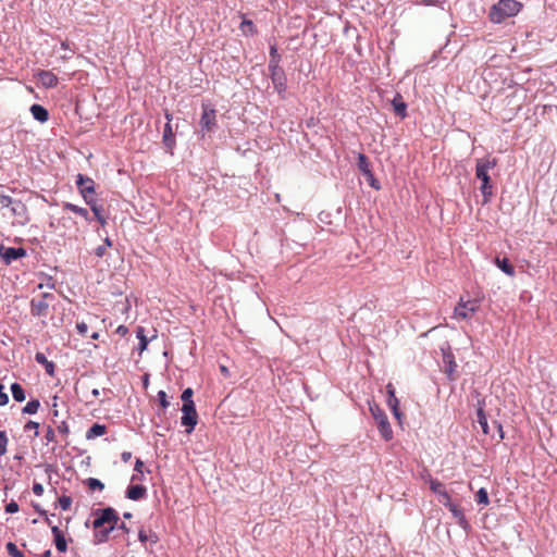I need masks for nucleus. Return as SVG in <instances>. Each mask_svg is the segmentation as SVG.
<instances>
[{"label": "nucleus", "instance_id": "de8ad7c7", "mask_svg": "<svg viewBox=\"0 0 557 557\" xmlns=\"http://www.w3.org/2000/svg\"><path fill=\"white\" fill-rule=\"evenodd\" d=\"M438 502L444 506V507H447V504H454L451 500H450V496L449 494L444 491L443 493H441V496H438Z\"/></svg>", "mask_w": 557, "mask_h": 557}, {"label": "nucleus", "instance_id": "9b49d317", "mask_svg": "<svg viewBox=\"0 0 557 557\" xmlns=\"http://www.w3.org/2000/svg\"><path fill=\"white\" fill-rule=\"evenodd\" d=\"M269 72L274 89L280 95H283L287 88V79L284 70L282 67H276L275 70L269 69Z\"/></svg>", "mask_w": 557, "mask_h": 557}, {"label": "nucleus", "instance_id": "09e8293b", "mask_svg": "<svg viewBox=\"0 0 557 557\" xmlns=\"http://www.w3.org/2000/svg\"><path fill=\"white\" fill-rule=\"evenodd\" d=\"M18 511V505L16 502L11 500L5 505V512L7 513H15Z\"/></svg>", "mask_w": 557, "mask_h": 557}, {"label": "nucleus", "instance_id": "052dcab7", "mask_svg": "<svg viewBox=\"0 0 557 557\" xmlns=\"http://www.w3.org/2000/svg\"><path fill=\"white\" fill-rule=\"evenodd\" d=\"M132 458V453L131 451H123L121 454V459L124 461V462H127L129 461Z\"/></svg>", "mask_w": 557, "mask_h": 557}, {"label": "nucleus", "instance_id": "6e6552de", "mask_svg": "<svg viewBox=\"0 0 557 557\" xmlns=\"http://www.w3.org/2000/svg\"><path fill=\"white\" fill-rule=\"evenodd\" d=\"M183 416L181 418L182 425L186 426V433H191L198 422V413L196 410L195 403L183 404L182 406Z\"/></svg>", "mask_w": 557, "mask_h": 557}, {"label": "nucleus", "instance_id": "ddd939ff", "mask_svg": "<svg viewBox=\"0 0 557 557\" xmlns=\"http://www.w3.org/2000/svg\"><path fill=\"white\" fill-rule=\"evenodd\" d=\"M478 310V306L474 301L468 300L466 302L460 301L455 308V315L459 319L466 320L471 317Z\"/></svg>", "mask_w": 557, "mask_h": 557}, {"label": "nucleus", "instance_id": "f8f14e48", "mask_svg": "<svg viewBox=\"0 0 557 557\" xmlns=\"http://www.w3.org/2000/svg\"><path fill=\"white\" fill-rule=\"evenodd\" d=\"M442 351H443V361L445 363L444 372L450 381H455L456 380L455 371L457 368V363L455 361V357H454L453 352L450 351V347L449 346H447V348L442 347Z\"/></svg>", "mask_w": 557, "mask_h": 557}, {"label": "nucleus", "instance_id": "2eb2a0df", "mask_svg": "<svg viewBox=\"0 0 557 557\" xmlns=\"http://www.w3.org/2000/svg\"><path fill=\"white\" fill-rule=\"evenodd\" d=\"M446 508L451 512L460 528H462L465 531L470 530V523L467 520L462 509H460L456 504H447Z\"/></svg>", "mask_w": 557, "mask_h": 557}, {"label": "nucleus", "instance_id": "864d4df0", "mask_svg": "<svg viewBox=\"0 0 557 557\" xmlns=\"http://www.w3.org/2000/svg\"><path fill=\"white\" fill-rule=\"evenodd\" d=\"M76 329L81 335H85L88 331V325L85 322H78Z\"/></svg>", "mask_w": 557, "mask_h": 557}, {"label": "nucleus", "instance_id": "3c124183", "mask_svg": "<svg viewBox=\"0 0 557 557\" xmlns=\"http://www.w3.org/2000/svg\"><path fill=\"white\" fill-rule=\"evenodd\" d=\"M4 386L0 383V406H5L9 403V396L3 392Z\"/></svg>", "mask_w": 557, "mask_h": 557}, {"label": "nucleus", "instance_id": "58836bf2", "mask_svg": "<svg viewBox=\"0 0 557 557\" xmlns=\"http://www.w3.org/2000/svg\"><path fill=\"white\" fill-rule=\"evenodd\" d=\"M87 205L90 207V210L92 211L95 218H100L103 211L102 206L98 205L96 199L92 201L89 200Z\"/></svg>", "mask_w": 557, "mask_h": 557}, {"label": "nucleus", "instance_id": "bb28decb", "mask_svg": "<svg viewBox=\"0 0 557 557\" xmlns=\"http://www.w3.org/2000/svg\"><path fill=\"white\" fill-rule=\"evenodd\" d=\"M280 62H281V55L277 52V47L275 44L271 45L270 46V61H269L268 67L273 69V70H275L276 67H281Z\"/></svg>", "mask_w": 557, "mask_h": 557}, {"label": "nucleus", "instance_id": "2f4dec72", "mask_svg": "<svg viewBox=\"0 0 557 557\" xmlns=\"http://www.w3.org/2000/svg\"><path fill=\"white\" fill-rule=\"evenodd\" d=\"M40 407V401L38 399L29 400L26 406L23 407L22 412L24 414H35Z\"/></svg>", "mask_w": 557, "mask_h": 557}, {"label": "nucleus", "instance_id": "9d476101", "mask_svg": "<svg viewBox=\"0 0 557 557\" xmlns=\"http://www.w3.org/2000/svg\"><path fill=\"white\" fill-rule=\"evenodd\" d=\"M26 256V250L22 247H5L0 245V257L3 259L5 264H10L15 260H18Z\"/></svg>", "mask_w": 557, "mask_h": 557}, {"label": "nucleus", "instance_id": "473e14b6", "mask_svg": "<svg viewBox=\"0 0 557 557\" xmlns=\"http://www.w3.org/2000/svg\"><path fill=\"white\" fill-rule=\"evenodd\" d=\"M58 432L62 435L64 440V446L69 445L67 436L70 434V428L69 424L65 421H61L59 424H57Z\"/></svg>", "mask_w": 557, "mask_h": 557}, {"label": "nucleus", "instance_id": "4d7b16f0", "mask_svg": "<svg viewBox=\"0 0 557 557\" xmlns=\"http://www.w3.org/2000/svg\"><path fill=\"white\" fill-rule=\"evenodd\" d=\"M138 540L141 542V543H145L148 541V535L147 533L144 531V530H140L138 532Z\"/></svg>", "mask_w": 557, "mask_h": 557}, {"label": "nucleus", "instance_id": "cd10ccee", "mask_svg": "<svg viewBox=\"0 0 557 557\" xmlns=\"http://www.w3.org/2000/svg\"><path fill=\"white\" fill-rule=\"evenodd\" d=\"M11 393H12V396H13L14 400L17 401V403H22L26 398L25 391L22 387V385L18 384V383H13L11 385Z\"/></svg>", "mask_w": 557, "mask_h": 557}, {"label": "nucleus", "instance_id": "69168bd1", "mask_svg": "<svg viewBox=\"0 0 557 557\" xmlns=\"http://www.w3.org/2000/svg\"><path fill=\"white\" fill-rule=\"evenodd\" d=\"M61 47H62V49H64V50H70V49H71V48H70V42H69L67 40L62 41V42H61Z\"/></svg>", "mask_w": 557, "mask_h": 557}, {"label": "nucleus", "instance_id": "72a5a7b5", "mask_svg": "<svg viewBox=\"0 0 557 557\" xmlns=\"http://www.w3.org/2000/svg\"><path fill=\"white\" fill-rule=\"evenodd\" d=\"M475 500L479 505H488L490 504V499H488V494H487V491L484 488V487H481L476 494H475Z\"/></svg>", "mask_w": 557, "mask_h": 557}, {"label": "nucleus", "instance_id": "f03ea898", "mask_svg": "<svg viewBox=\"0 0 557 557\" xmlns=\"http://www.w3.org/2000/svg\"><path fill=\"white\" fill-rule=\"evenodd\" d=\"M497 165V159L481 158L475 163V177L481 181L480 191L483 196V205L491 201L493 196V183L488 171Z\"/></svg>", "mask_w": 557, "mask_h": 557}, {"label": "nucleus", "instance_id": "393cba45", "mask_svg": "<svg viewBox=\"0 0 557 557\" xmlns=\"http://www.w3.org/2000/svg\"><path fill=\"white\" fill-rule=\"evenodd\" d=\"M495 263L496 265L507 275L509 276H513L516 271H515V268L513 265L510 263L509 259L508 258H496L495 259Z\"/></svg>", "mask_w": 557, "mask_h": 557}, {"label": "nucleus", "instance_id": "c756f323", "mask_svg": "<svg viewBox=\"0 0 557 557\" xmlns=\"http://www.w3.org/2000/svg\"><path fill=\"white\" fill-rule=\"evenodd\" d=\"M476 417H478V423L480 424L483 433L488 434L490 428H488V423H487V418L484 412V409L481 406L478 408Z\"/></svg>", "mask_w": 557, "mask_h": 557}, {"label": "nucleus", "instance_id": "423d86ee", "mask_svg": "<svg viewBox=\"0 0 557 557\" xmlns=\"http://www.w3.org/2000/svg\"><path fill=\"white\" fill-rule=\"evenodd\" d=\"M53 299L54 295L50 293H44L40 298H33L30 300V313L34 317H46Z\"/></svg>", "mask_w": 557, "mask_h": 557}, {"label": "nucleus", "instance_id": "aec40b11", "mask_svg": "<svg viewBox=\"0 0 557 557\" xmlns=\"http://www.w3.org/2000/svg\"><path fill=\"white\" fill-rule=\"evenodd\" d=\"M29 110H30L33 117L35 120H37L38 122L45 123L49 120V112L41 104L34 103Z\"/></svg>", "mask_w": 557, "mask_h": 557}, {"label": "nucleus", "instance_id": "c9c22d12", "mask_svg": "<svg viewBox=\"0 0 557 557\" xmlns=\"http://www.w3.org/2000/svg\"><path fill=\"white\" fill-rule=\"evenodd\" d=\"M5 548L11 557H25V555L17 548V546L13 542H8Z\"/></svg>", "mask_w": 557, "mask_h": 557}, {"label": "nucleus", "instance_id": "37998d69", "mask_svg": "<svg viewBox=\"0 0 557 557\" xmlns=\"http://www.w3.org/2000/svg\"><path fill=\"white\" fill-rule=\"evenodd\" d=\"M72 505V498L63 495L59 498V506L62 510H69Z\"/></svg>", "mask_w": 557, "mask_h": 557}, {"label": "nucleus", "instance_id": "e433bc0d", "mask_svg": "<svg viewBox=\"0 0 557 557\" xmlns=\"http://www.w3.org/2000/svg\"><path fill=\"white\" fill-rule=\"evenodd\" d=\"M86 485L91 491H95V490L102 491L104 488V484L100 480L95 479V478L87 479L86 480Z\"/></svg>", "mask_w": 557, "mask_h": 557}, {"label": "nucleus", "instance_id": "4be33fe9", "mask_svg": "<svg viewBox=\"0 0 557 557\" xmlns=\"http://www.w3.org/2000/svg\"><path fill=\"white\" fill-rule=\"evenodd\" d=\"M63 210L74 212V213L81 215L84 220H86L88 222L91 221L90 214L86 208L78 207L71 202H63Z\"/></svg>", "mask_w": 557, "mask_h": 557}, {"label": "nucleus", "instance_id": "c85d7f7f", "mask_svg": "<svg viewBox=\"0 0 557 557\" xmlns=\"http://www.w3.org/2000/svg\"><path fill=\"white\" fill-rule=\"evenodd\" d=\"M13 206L14 208V214L18 216V214H21V211L17 210V208H20L18 203L17 202H14L12 201V197L10 196H7V195H0V212L3 211L4 209V206Z\"/></svg>", "mask_w": 557, "mask_h": 557}, {"label": "nucleus", "instance_id": "20e7f679", "mask_svg": "<svg viewBox=\"0 0 557 557\" xmlns=\"http://www.w3.org/2000/svg\"><path fill=\"white\" fill-rule=\"evenodd\" d=\"M369 410L376 422L379 432L385 441L393 438V430L384 410L375 401H369Z\"/></svg>", "mask_w": 557, "mask_h": 557}, {"label": "nucleus", "instance_id": "bf43d9fd", "mask_svg": "<svg viewBox=\"0 0 557 557\" xmlns=\"http://www.w3.org/2000/svg\"><path fill=\"white\" fill-rule=\"evenodd\" d=\"M128 332V329L125 326V325H120L117 329H116V333L120 334L121 336H124L126 335Z\"/></svg>", "mask_w": 557, "mask_h": 557}, {"label": "nucleus", "instance_id": "ea45409f", "mask_svg": "<svg viewBox=\"0 0 557 557\" xmlns=\"http://www.w3.org/2000/svg\"><path fill=\"white\" fill-rule=\"evenodd\" d=\"M430 488H431L432 492H434L438 496H441V493H443L445 491L443 483L440 482L438 480H431L430 481Z\"/></svg>", "mask_w": 557, "mask_h": 557}, {"label": "nucleus", "instance_id": "0e129e2a", "mask_svg": "<svg viewBox=\"0 0 557 557\" xmlns=\"http://www.w3.org/2000/svg\"><path fill=\"white\" fill-rule=\"evenodd\" d=\"M148 540H149L152 544H156V543L159 541V537H158V535H157L154 532H151V533L148 535Z\"/></svg>", "mask_w": 557, "mask_h": 557}, {"label": "nucleus", "instance_id": "a211bd4d", "mask_svg": "<svg viewBox=\"0 0 557 557\" xmlns=\"http://www.w3.org/2000/svg\"><path fill=\"white\" fill-rule=\"evenodd\" d=\"M51 532L53 534V541L57 549L60 553H65L67 549V542L63 532L57 525H51Z\"/></svg>", "mask_w": 557, "mask_h": 557}, {"label": "nucleus", "instance_id": "dca6fc26", "mask_svg": "<svg viewBox=\"0 0 557 557\" xmlns=\"http://www.w3.org/2000/svg\"><path fill=\"white\" fill-rule=\"evenodd\" d=\"M37 78L40 82V84L46 88H53L59 83L58 76L50 71H39L37 74Z\"/></svg>", "mask_w": 557, "mask_h": 557}, {"label": "nucleus", "instance_id": "5701e85b", "mask_svg": "<svg viewBox=\"0 0 557 557\" xmlns=\"http://www.w3.org/2000/svg\"><path fill=\"white\" fill-rule=\"evenodd\" d=\"M35 360L39 364L44 366L46 372L48 375L53 376L54 375V363L52 361H49L45 354L42 352H36Z\"/></svg>", "mask_w": 557, "mask_h": 557}, {"label": "nucleus", "instance_id": "8fccbe9b", "mask_svg": "<svg viewBox=\"0 0 557 557\" xmlns=\"http://www.w3.org/2000/svg\"><path fill=\"white\" fill-rule=\"evenodd\" d=\"M367 181L369 182L370 186L374 189L379 190L381 188L379 181L374 177L373 173L371 172V176H366Z\"/></svg>", "mask_w": 557, "mask_h": 557}, {"label": "nucleus", "instance_id": "79ce46f5", "mask_svg": "<svg viewBox=\"0 0 557 557\" xmlns=\"http://www.w3.org/2000/svg\"><path fill=\"white\" fill-rule=\"evenodd\" d=\"M193 395L194 391L190 387L185 388L181 396L183 404H193Z\"/></svg>", "mask_w": 557, "mask_h": 557}, {"label": "nucleus", "instance_id": "4c0bfd02", "mask_svg": "<svg viewBox=\"0 0 557 557\" xmlns=\"http://www.w3.org/2000/svg\"><path fill=\"white\" fill-rule=\"evenodd\" d=\"M445 0H411L414 5L440 7Z\"/></svg>", "mask_w": 557, "mask_h": 557}, {"label": "nucleus", "instance_id": "1a4fd4ad", "mask_svg": "<svg viewBox=\"0 0 557 557\" xmlns=\"http://www.w3.org/2000/svg\"><path fill=\"white\" fill-rule=\"evenodd\" d=\"M202 132H211L216 126V111L210 104L202 103V114L200 117Z\"/></svg>", "mask_w": 557, "mask_h": 557}, {"label": "nucleus", "instance_id": "338daca9", "mask_svg": "<svg viewBox=\"0 0 557 557\" xmlns=\"http://www.w3.org/2000/svg\"><path fill=\"white\" fill-rule=\"evenodd\" d=\"M140 480H141V475H140V473L133 474V475H132V478H131V481H132V482L140 481Z\"/></svg>", "mask_w": 557, "mask_h": 557}, {"label": "nucleus", "instance_id": "e2e57ef3", "mask_svg": "<svg viewBox=\"0 0 557 557\" xmlns=\"http://www.w3.org/2000/svg\"><path fill=\"white\" fill-rule=\"evenodd\" d=\"M494 425L496 426L497 431L499 432V438L503 440L504 438V432H503L502 424L498 423L497 421H494Z\"/></svg>", "mask_w": 557, "mask_h": 557}, {"label": "nucleus", "instance_id": "774afa93", "mask_svg": "<svg viewBox=\"0 0 557 557\" xmlns=\"http://www.w3.org/2000/svg\"><path fill=\"white\" fill-rule=\"evenodd\" d=\"M102 246H106V248L108 247H111L112 246V242L109 237H107L102 244Z\"/></svg>", "mask_w": 557, "mask_h": 557}, {"label": "nucleus", "instance_id": "603ef678", "mask_svg": "<svg viewBox=\"0 0 557 557\" xmlns=\"http://www.w3.org/2000/svg\"><path fill=\"white\" fill-rule=\"evenodd\" d=\"M33 492H34V494H35V495H37V496H41V495H42V493H44V486H42V484H41V483H37V482H35V483L33 484Z\"/></svg>", "mask_w": 557, "mask_h": 557}, {"label": "nucleus", "instance_id": "39448f33", "mask_svg": "<svg viewBox=\"0 0 557 557\" xmlns=\"http://www.w3.org/2000/svg\"><path fill=\"white\" fill-rule=\"evenodd\" d=\"M12 201L17 202L20 205V208H17V210L21 211V214H18V216L15 215L13 206L9 205L4 206L3 210H7V212H4L3 215L9 219H12V225H26L29 222V215L26 205L22 200L15 198H12Z\"/></svg>", "mask_w": 557, "mask_h": 557}, {"label": "nucleus", "instance_id": "f3484780", "mask_svg": "<svg viewBox=\"0 0 557 557\" xmlns=\"http://www.w3.org/2000/svg\"><path fill=\"white\" fill-rule=\"evenodd\" d=\"M147 495L146 486L141 484L129 485L125 492L126 498L131 500H140Z\"/></svg>", "mask_w": 557, "mask_h": 557}, {"label": "nucleus", "instance_id": "7ed1b4c3", "mask_svg": "<svg viewBox=\"0 0 557 557\" xmlns=\"http://www.w3.org/2000/svg\"><path fill=\"white\" fill-rule=\"evenodd\" d=\"M522 9V3L517 0H499L493 4L488 12L491 22L499 24L506 18L517 15Z\"/></svg>", "mask_w": 557, "mask_h": 557}, {"label": "nucleus", "instance_id": "c03bdc74", "mask_svg": "<svg viewBox=\"0 0 557 557\" xmlns=\"http://www.w3.org/2000/svg\"><path fill=\"white\" fill-rule=\"evenodd\" d=\"M158 400H159V404L162 408H168L170 403L168 400V396H166V393L164 391H159L158 392Z\"/></svg>", "mask_w": 557, "mask_h": 557}, {"label": "nucleus", "instance_id": "6ab92c4d", "mask_svg": "<svg viewBox=\"0 0 557 557\" xmlns=\"http://www.w3.org/2000/svg\"><path fill=\"white\" fill-rule=\"evenodd\" d=\"M392 106L396 115H398L401 119H405L407 116V104L406 102H404L400 94H396V96L392 100Z\"/></svg>", "mask_w": 557, "mask_h": 557}, {"label": "nucleus", "instance_id": "7c9ffc66", "mask_svg": "<svg viewBox=\"0 0 557 557\" xmlns=\"http://www.w3.org/2000/svg\"><path fill=\"white\" fill-rule=\"evenodd\" d=\"M136 335L139 339L138 350L141 354L148 345V338L145 335V329L143 326H138L136 330Z\"/></svg>", "mask_w": 557, "mask_h": 557}, {"label": "nucleus", "instance_id": "4468645a", "mask_svg": "<svg viewBox=\"0 0 557 557\" xmlns=\"http://www.w3.org/2000/svg\"><path fill=\"white\" fill-rule=\"evenodd\" d=\"M386 392H387V396H388L387 397V405L391 408L394 417L399 420L400 417H401V412L399 411V408H398L399 400L395 396V387L393 386L392 383H388L386 385Z\"/></svg>", "mask_w": 557, "mask_h": 557}, {"label": "nucleus", "instance_id": "a878e982", "mask_svg": "<svg viewBox=\"0 0 557 557\" xmlns=\"http://www.w3.org/2000/svg\"><path fill=\"white\" fill-rule=\"evenodd\" d=\"M357 166L364 176H371L372 170L370 168L369 159L366 154H358Z\"/></svg>", "mask_w": 557, "mask_h": 557}, {"label": "nucleus", "instance_id": "13d9d810", "mask_svg": "<svg viewBox=\"0 0 557 557\" xmlns=\"http://www.w3.org/2000/svg\"><path fill=\"white\" fill-rule=\"evenodd\" d=\"M115 529L122 530L124 533H129V528L124 522H117Z\"/></svg>", "mask_w": 557, "mask_h": 557}, {"label": "nucleus", "instance_id": "f257e3e1", "mask_svg": "<svg viewBox=\"0 0 557 557\" xmlns=\"http://www.w3.org/2000/svg\"><path fill=\"white\" fill-rule=\"evenodd\" d=\"M96 517L92 521L95 543L100 544L109 540V535L116 528L120 518L112 507H106L94 511Z\"/></svg>", "mask_w": 557, "mask_h": 557}, {"label": "nucleus", "instance_id": "6e6d98bb", "mask_svg": "<svg viewBox=\"0 0 557 557\" xmlns=\"http://www.w3.org/2000/svg\"><path fill=\"white\" fill-rule=\"evenodd\" d=\"M143 468H144V462H143L140 459H136L134 470H135L137 473L143 474Z\"/></svg>", "mask_w": 557, "mask_h": 557}, {"label": "nucleus", "instance_id": "a19ab883", "mask_svg": "<svg viewBox=\"0 0 557 557\" xmlns=\"http://www.w3.org/2000/svg\"><path fill=\"white\" fill-rule=\"evenodd\" d=\"M8 436L4 431H0V457L7 454Z\"/></svg>", "mask_w": 557, "mask_h": 557}, {"label": "nucleus", "instance_id": "412c9836", "mask_svg": "<svg viewBox=\"0 0 557 557\" xmlns=\"http://www.w3.org/2000/svg\"><path fill=\"white\" fill-rule=\"evenodd\" d=\"M162 141L170 150L175 147V136L171 123H165L164 125Z\"/></svg>", "mask_w": 557, "mask_h": 557}, {"label": "nucleus", "instance_id": "680f3d73", "mask_svg": "<svg viewBox=\"0 0 557 557\" xmlns=\"http://www.w3.org/2000/svg\"><path fill=\"white\" fill-rule=\"evenodd\" d=\"M33 507L41 517L47 516V511L42 509L38 504H34Z\"/></svg>", "mask_w": 557, "mask_h": 557}, {"label": "nucleus", "instance_id": "49530a36", "mask_svg": "<svg viewBox=\"0 0 557 557\" xmlns=\"http://www.w3.org/2000/svg\"><path fill=\"white\" fill-rule=\"evenodd\" d=\"M45 438H46L47 443H54V442H57V440H55V432L52 429V426L49 425L47 428V432H46Z\"/></svg>", "mask_w": 557, "mask_h": 557}, {"label": "nucleus", "instance_id": "a18cd8bd", "mask_svg": "<svg viewBox=\"0 0 557 557\" xmlns=\"http://www.w3.org/2000/svg\"><path fill=\"white\" fill-rule=\"evenodd\" d=\"M38 429H39V423L36 422V421H32L29 420L25 425H24V431H29V430H35V436H38Z\"/></svg>", "mask_w": 557, "mask_h": 557}, {"label": "nucleus", "instance_id": "0eeeda50", "mask_svg": "<svg viewBox=\"0 0 557 557\" xmlns=\"http://www.w3.org/2000/svg\"><path fill=\"white\" fill-rule=\"evenodd\" d=\"M76 186L86 203L89 200L90 201L95 200L94 195L96 193V190H95L96 184L91 177L83 175V174H78L76 176Z\"/></svg>", "mask_w": 557, "mask_h": 557}, {"label": "nucleus", "instance_id": "f704fd0d", "mask_svg": "<svg viewBox=\"0 0 557 557\" xmlns=\"http://www.w3.org/2000/svg\"><path fill=\"white\" fill-rule=\"evenodd\" d=\"M240 29L245 35H253L256 33L255 24L250 20H244L240 24Z\"/></svg>", "mask_w": 557, "mask_h": 557}, {"label": "nucleus", "instance_id": "5fc2aeb1", "mask_svg": "<svg viewBox=\"0 0 557 557\" xmlns=\"http://www.w3.org/2000/svg\"><path fill=\"white\" fill-rule=\"evenodd\" d=\"M106 251H107V248L106 246H98L96 249H95V255L99 258L103 257L106 255Z\"/></svg>", "mask_w": 557, "mask_h": 557}, {"label": "nucleus", "instance_id": "b1692460", "mask_svg": "<svg viewBox=\"0 0 557 557\" xmlns=\"http://www.w3.org/2000/svg\"><path fill=\"white\" fill-rule=\"evenodd\" d=\"M106 432H107V426L104 424L95 423L86 432V438L94 440L98 436L104 435Z\"/></svg>", "mask_w": 557, "mask_h": 557}]
</instances>
